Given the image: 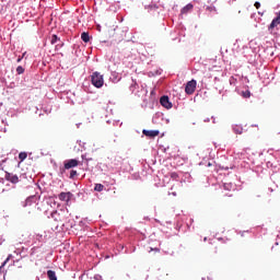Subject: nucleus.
<instances>
[{
  "instance_id": "12",
  "label": "nucleus",
  "mask_w": 280,
  "mask_h": 280,
  "mask_svg": "<svg viewBox=\"0 0 280 280\" xmlns=\"http://www.w3.org/2000/svg\"><path fill=\"white\" fill-rule=\"evenodd\" d=\"M81 40H83V43H89V40H91V36H89V33L86 32L82 33Z\"/></svg>"
},
{
  "instance_id": "18",
  "label": "nucleus",
  "mask_w": 280,
  "mask_h": 280,
  "mask_svg": "<svg viewBox=\"0 0 280 280\" xmlns=\"http://www.w3.org/2000/svg\"><path fill=\"white\" fill-rule=\"evenodd\" d=\"M170 177L172 178V180H178V173H176V172H172V173H170Z\"/></svg>"
},
{
  "instance_id": "27",
  "label": "nucleus",
  "mask_w": 280,
  "mask_h": 280,
  "mask_svg": "<svg viewBox=\"0 0 280 280\" xmlns=\"http://www.w3.org/2000/svg\"><path fill=\"white\" fill-rule=\"evenodd\" d=\"M55 220H56L57 222H62V219H60V218H59V219H55Z\"/></svg>"
},
{
  "instance_id": "5",
  "label": "nucleus",
  "mask_w": 280,
  "mask_h": 280,
  "mask_svg": "<svg viewBox=\"0 0 280 280\" xmlns=\"http://www.w3.org/2000/svg\"><path fill=\"white\" fill-rule=\"evenodd\" d=\"M279 25H280V15H278L277 18H275L272 20V22L270 23L268 30L270 32V34L275 33V30H279Z\"/></svg>"
},
{
  "instance_id": "2",
  "label": "nucleus",
  "mask_w": 280,
  "mask_h": 280,
  "mask_svg": "<svg viewBox=\"0 0 280 280\" xmlns=\"http://www.w3.org/2000/svg\"><path fill=\"white\" fill-rule=\"evenodd\" d=\"M197 84L196 80L188 81L185 88V93L187 95H194V93H196Z\"/></svg>"
},
{
  "instance_id": "20",
  "label": "nucleus",
  "mask_w": 280,
  "mask_h": 280,
  "mask_svg": "<svg viewBox=\"0 0 280 280\" xmlns=\"http://www.w3.org/2000/svg\"><path fill=\"white\" fill-rule=\"evenodd\" d=\"M16 73H18L19 75H21V74L25 73V69H24L22 66H19V67L16 68Z\"/></svg>"
},
{
  "instance_id": "14",
  "label": "nucleus",
  "mask_w": 280,
  "mask_h": 280,
  "mask_svg": "<svg viewBox=\"0 0 280 280\" xmlns=\"http://www.w3.org/2000/svg\"><path fill=\"white\" fill-rule=\"evenodd\" d=\"M106 187L103 184H95L94 191H104Z\"/></svg>"
},
{
  "instance_id": "4",
  "label": "nucleus",
  "mask_w": 280,
  "mask_h": 280,
  "mask_svg": "<svg viewBox=\"0 0 280 280\" xmlns=\"http://www.w3.org/2000/svg\"><path fill=\"white\" fill-rule=\"evenodd\" d=\"M4 178L9 183H12V185H16L19 183V175H16L14 173L5 172Z\"/></svg>"
},
{
  "instance_id": "29",
  "label": "nucleus",
  "mask_w": 280,
  "mask_h": 280,
  "mask_svg": "<svg viewBox=\"0 0 280 280\" xmlns=\"http://www.w3.org/2000/svg\"><path fill=\"white\" fill-rule=\"evenodd\" d=\"M203 240H205V242H207V237H205Z\"/></svg>"
},
{
  "instance_id": "25",
  "label": "nucleus",
  "mask_w": 280,
  "mask_h": 280,
  "mask_svg": "<svg viewBox=\"0 0 280 280\" xmlns=\"http://www.w3.org/2000/svg\"><path fill=\"white\" fill-rule=\"evenodd\" d=\"M97 31L102 32V26L97 25Z\"/></svg>"
},
{
  "instance_id": "16",
  "label": "nucleus",
  "mask_w": 280,
  "mask_h": 280,
  "mask_svg": "<svg viewBox=\"0 0 280 280\" xmlns=\"http://www.w3.org/2000/svg\"><path fill=\"white\" fill-rule=\"evenodd\" d=\"M58 40H60V38L58 37V35H52L51 36V39H50V43L51 45H56L58 43Z\"/></svg>"
},
{
  "instance_id": "7",
  "label": "nucleus",
  "mask_w": 280,
  "mask_h": 280,
  "mask_svg": "<svg viewBox=\"0 0 280 280\" xmlns=\"http://www.w3.org/2000/svg\"><path fill=\"white\" fill-rule=\"evenodd\" d=\"M71 198H73V194H71V191L59 194V200H61V202H70Z\"/></svg>"
},
{
  "instance_id": "11",
  "label": "nucleus",
  "mask_w": 280,
  "mask_h": 280,
  "mask_svg": "<svg viewBox=\"0 0 280 280\" xmlns=\"http://www.w3.org/2000/svg\"><path fill=\"white\" fill-rule=\"evenodd\" d=\"M47 277L49 280H58V277L56 276V271H54V270H48Z\"/></svg>"
},
{
  "instance_id": "15",
  "label": "nucleus",
  "mask_w": 280,
  "mask_h": 280,
  "mask_svg": "<svg viewBox=\"0 0 280 280\" xmlns=\"http://www.w3.org/2000/svg\"><path fill=\"white\" fill-rule=\"evenodd\" d=\"M223 189H225V191H231L233 189V184L231 183L223 184Z\"/></svg>"
},
{
  "instance_id": "28",
  "label": "nucleus",
  "mask_w": 280,
  "mask_h": 280,
  "mask_svg": "<svg viewBox=\"0 0 280 280\" xmlns=\"http://www.w3.org/2000/svg\"><path fill=\"white\" fill-rule=\"evenodd\" d=\"M21 60H22V58H19V59H18V62H21Z\"/></svg>"
},
{
  "instance_id": "3",
  "label": "nucleus",
  "mask_w": 280,
  "mask_h": 280,
  "mask_svg": "<svg viewBox=\"0 0 280 280\" xmlns=\"http://www.w3.org/2000/svg\"><path fill=\"white\" fill-rule=\"evenodd\" d=\"M80 165V161L75 159H71L63 162L65 170H73V167H78Z\"/></svg>"
},
{
  "instance_id": "23",
  "label": "nucleus",
  "mask_w": 280,
  "mask_h": 280,
  "mask_svg": "<svg viewBox=\"0 0 280 280\" xmlns=\"http://www.w3.org/2000/svg\"><path fill=\"white\" fill-rule=\"evenodd\" d=\"M206 10L208 12H218V10L215 9V7H207Z\"/></svg>"
},
{
  "instance_id": "24",
  "label": "nucleus",
  "mask_w": 280,
  "mask_h": 280,
  "mask_svg": "<svg viewBox=\"0 0 280 280\" xmlns=\"http://www.w3.org/2000/svg\"><path fill=\"white\" fill-rule=\"evenodd\" d=\"M254 5L256 10H259L261 8V3L259 2H255Z\"/></svg>"
},
{
  "instance_id": "21",
  "label": "nucleus",
  "mask_w": 280,
  "mask_h": 280,
  "mask_svg": "<svg viewBox=\"0 0 280 280\" xmlns=\"http://www.w3.org/2000/svg\"><path fill=\"white\" fill-rule=\"evenodd\" d=\"M75 176H78V171L75 170L70 171V178L73 179L75 178Z\"/></svg>"
},
{
  "instance_id": "9",
  "label": "nucleus",
  "mask_w": 280,
  "mask_h": 280,
  "mask_svg": "<svg viewBox=\"0 0 280 280\" xmlns=\"http://www.w3.org/2000/svg\"><path fill=\"white\" fill-rule=\"evenodd\" d=\"M34 200H36V197H28L25 200L24 207H34V208H36V202H34Z\"/></svg>"
},
{
  "instance_id": "22",
  "label": "nucleus",
  "mask_w": 280,
  "mask_h": 280,
  "mask_svg": "<svg viewBox=\"0 0 280 280\" xmlns=\"http://www.w3.org/2000/svg\"><path fill=\"white\" fill-rule=\"evenodd\" d=\"M10 259H12V254H10L7 259L3 261L1 268H3V266H5L8 264V261H10Z\"/></svg>"
},
{
  "instance_id": "6",
  "label": "nucleus",
  "mask_w": 280,
  "mask_h": 280,
  "mask_svg": "<svg viewBox=\"0 0 280 280\" xmlns=\"http://www.w3.org/2000/svg\"><path fill=\"white\" fill-rule=\"evenodd\" d=\"M160 104L161 106H163L164 108H167L170 110V108H172V102H170V96L164 95L160 98Z\"/></svg>"
},
{
  "instance_id": "17",
  "label": "nucleus",
  "mask_w": 280,
  "mask_h": 280,
  "mask_svg": "<svg viewBox=\"0 0 280 280\" xmlns=\"http://www.w3.org/2000/svg\"><path fill=\"white\" fill-rule=\"evenodd\" d=\"M19 159H20L21 162L25 161V159H27V153L26 152H20Z\"/></svg>"
},
{
  "instance_id": "10",
  "label": "nucleus",
  "mask_w": 280,
  "mask_h": 280,
  "mask_svg": "<svg viewBox=\"0 0 280 280\" xmlns=\"http://www.w3.org/2000/svg\"><path fill=\"white\" fill-rule=\"evenodd\" d=\"M191 10H194V4H187L186 7H184L182 9V14H187V12H191Z\"/></svg>"
},
{
  "instance_id": "19",
  "label": "nucleus",
  "mask_w": 280,
  "mask_h": 280,
  "mask_svg": "<svg viewBox=\"0 0 280 280\" xmlns=\"http://www.w3.org/2000/svg\"><path fill=\"white\" fill-rule=\"evenodd\" d=\"M242 97H244L245 100H248V97H250V91H243L242 92Z\"/></svg>"
},
{
  "instance_id": "13",
  "label": "nucleus",
  "mask_w": 280,
  "mask_h": 280,
  "mask_svg": "<svg viewBox=\"0 0 280 280\" xmlns=\"http://www.w3.org/2000/svg\"><path fill=\"white\" fill-rule=\"evenodd\" d=\"M233 130H234L235 135H242V132H244V129L241 126H237V125H235L233 127Z\"/></svg>"
},
{
  "instance_id": "1",
  "label": "nucleus",
  "mask_w": 280,
  "mask_h": 280,
  "mask_svg": "<svg viewBox=\"0 0 280 280\" xmlns=\"http://www.w3.org/2000/svg\"><path fill=\"white\" fill-rule=\"evenodd\" d=\"M91 82L96 89H102L104 86V75L100 72H93L91 75Z\"/></svg>"
},
{
  "instance_id": "8",
  "label": "nucleus",
  "mask_w": 280,
  "mask_h": 280,
  "mask_svg": "<svg viewBox=\"0 0 280 280\" xmlns=\"http://www.w3.org/2000/svg\"><path fill=\"white\" fill-rule=\"evenodd\" d=\"M142 133L144 135V137H149L150 139H154V137H159L160 131L159 130H147V129H143Z\"/></svg>"
},
{
  "instance_id": "26",
  "label": "nucleus",
  "mask_w": 280,
  "mask_h": 280,
  "mask_svg": "<svg viewBox=\"0 0 280 280\" xmlns=\"http://www.w3.org/2000/svg\"><path fill=\"white\" fill-rule=\"evenodd\" d=\"M55 215H60L58 212H54L52 213V218L55 217Z\"/></svg>"
}]
</instances>
